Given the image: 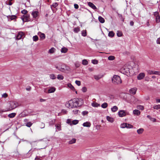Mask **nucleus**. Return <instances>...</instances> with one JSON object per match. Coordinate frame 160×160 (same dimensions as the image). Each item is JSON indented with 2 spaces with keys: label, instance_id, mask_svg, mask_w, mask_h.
<instances>
[{
  "label": "nucleus",
  "instance_id": "nucleus-55",
  "mask_svg": "<svg viewBox=\"0 0 160 160\" xmlns=\"http://www.w3.org/2000/svg\"><path fill=\"white\" fill-rule=\"evenodd\" d=\"M154 71L149 70L148 71V73L150 74H153Z\"/></svg>",
  "mask_w": 160,
  "mask_h": 160
},
{
  "label": "nucleus",
  "instance_id": "nucleus-44",
  "mask_svg": "<svg viewBox=\"0 0 160 160\" xmlns=\"http://www.w3.org/2000/svg\"><path fill=\"white\" fill-rule=\"evenodd\" d=\"M108 59L109 60H113L115 59L114 56H111L108 57Z\"/></svg>",
  "mask_w": 160,
  "mask_h": 160
},
{
  "label": "nucleus",
  "instance_id": "nucleus-43",
  "mask_svg": "<svg viewBox=\"0 0 160 160\" xmlns=\"http://www.w3.org/2000/svg\"><path fill=\"white\" fill-rule=\"evenodd\" d=\"M88 113V112L86 111H83L82 112V115L83 116L87 115Z\"/></svg>",
  "mask_w": 160,
  "mask_h": 160
},
{
  "label": "nucleus",
  "instance_id": "nucleus-11",
  "mask_svg": "<svg viewBox=\"0 0 160 160\" xmlns=\"http://www.w3.org/2000/svg\"><path fill=\"white\" fill-rule=\"evenodd\" d=\"M88 5L90 7L94 10H95L97 9V7L95 6V5L91 2H88Z\"/></svg>",
  "mask_w": 160,
  "mask_h": 160
},
{
  "label": "nucleus",
  "instance_id": "nucleus-3",
  "mask_svg": "<svg viewBox=\"0 0 160 160\" xmlns=\"http://www.w3.org/2000/svg\"><path fill=\"white\" fill-rule=\"evenodd\" d=\"M112 83L114 84H118L122 83V81L120 77L116 75H114L112 78Z\"/></svg>",
  "mask_w": 160,
  "mask_h": 160
},
{
  "label": "nucleus",
  "instance_id": "nucleus-21",
  "mask_svg": "<svg viewBox=\"0 0 160 160\" xmlns=\"http://www.w3.org/2000/svg\"><path fill=\"white\" fill-rule=\"evenodd\" d=\"M68 51V49L65 47H63L62 48L61 51L62 53H65Z\"/></svg>",
  "mask_w": 160,
  "mask_h": 160
},
{
  "label": "nucleus",
  "instance_id": "nucleus-61",
  "mask_svg": "<svg viewBox=\"0 0 160 160\" xmlns=\"http://www.w3.org/2000/svg\"><path fill=\"white\" fill-rule=\"evenodd\" d=\"M35 160H42V159L40 158L37 156L35 158Z\"/></svg>",
  "mask_w": 160,
  "mask_h": 160
},
{
  "label": "nucleus",
  "instance_id": "nucleus-41",
  "mask_svg": "<svg viewBox=\"0 0 160 160\" xmlns=\"http://www.w3.org/2000/svg\"><path fill=\"white\" fill-rule=\"evenodd\" d=\"M39 125L40 127V128H44L45 126V124L43 122L40 123Z\"/></svg>",
  "mask_w": 160,
  "mask_h": 160
},
{
  "label": "nucleus",
  "instance_id": "nucleus-16",
  "mask_svg": "<svg viewBox=\"0 0 160 160\" xmlns=\"http://www.w3.org/2000/svg\"><path fill=\"white\" fill-rule=\"evenodd\" d=\"M91 105L94 107H98L100 106V104L96 102H93L91 104Z\"/></svg>",
  "mask_w": 160,
  "mask_h": 160
},
{
  "label": "nucleus",
  "instance_id": "nucleus-37",
  "mask_svg": "<svg viewBox=\"0 0 160 160\" xmlns=\"http://www.w3.org/2000/svg\"><path fill=\"white\" fill-rule=\"evenodd\" d=\"M137 108L138 109L143 110L144 109V107L143 106L139 105L137 106Z\"/></svg>",
  "mask_w": 160,
  "mask_h": 160
},
{
  "label": "nucleus",
  "instance_id": "nucleus-35",
  "mask_svg": "<svg viewBox=\"0 0 160 160\" xmlns=\"http://www.w3.org/2000/svg\"><path fill=\"white\" fill-rule=\"evenodd\" d=\"M32 123L30 122H27V123L26 124V125L28 127H30L32 125Z\"/></svg>",
  "mask_w": 160,
  "mask_h": 160
},
{
  "label": "nucleus",
  "instance_id": "nucleus-17",
  "mask_svg": "<svg viewBox=\"0 0 160 160\" xmlns=\"http://www.w3.org/2000/svg\"><path fill=\"white\" fill-rule=\"evenodd\" d=\"M55 50L56 49L52 47L49 50L48 52L50 54H52L53 53L55 52Z\"/></svg>",
  "mask_w": 160,
  "mask_h": 160
},
{
  "label": "nucleus",
  "instance_id": "nucleus-23",
  "mask_svg": "<svg viewBox=\"0 0 160 160\" xmlns=\"http://www.w3.org/2000/svg\"><path fill=\"white\" fill-rule=\"evenodd\" d=\"M39 36L42 40H43L45 38V35L43 33H41L39 35Z\"/></svg>",
  "mask_w": 160,
  "mask_h": 160
},
{
  "label": "nucleus",
  "instance_id": "nucleus-6",
  "mask_svg": "<svg viewBox=\"0 0 160 160\" xmlns=\"http://www.w3.org/2000/svg\"><path fill=\"white\" fill-rule=\"evenodd\" d=\"M24 35V33L21 32H18V35L17 36L16 38L18 40L21 39L22 37Z\"/></svg>",
  "mask_w": 160,
  "mask_h": 160
},
{
  "label": "nucleus",
  "instance_id": "nucleus-48",
  "mask_svg": "<svg viewBox=\"0 0 160 160\" xmlns=\"http://www.w3.org/2000/svg\"><path fill=\"white\" fill-rule=\"evenodd\" d=\"M28 12V11L25 9H24L21 11V12L22 14H24V15L27 13Z\"/></svg>",
  "mask_w": 160,
  "mask_h": 160
},
{
  "label": "nucleus",
  "instance_id": "nucleus-20",
  "mask_svg": "<svg viewBox=\"0 0 160 160\" xmlns=\"http://www.w3.org/2000/svg\"><path fill=\"white\" fill-rule=\"evenodd\" d=\"M144 129L142 128H140L137 130V132L139 134H142L144 131Z\"/></svg>",
  "mask_w": 160,
  "mask_h": 160
},
{
  "label": "nucleus",
  "instance_id": "nucleus-47",
  "mask_svg": "<svg viewBox=\"0 0 160 160\" xmlns=\"http://www.w3.org/2000/svg\"><path fill=\"white\" fill-rule=\"evenodd\" d=\"M127 126L126 127V128H131L133 127V126L130 124L127 123Z\"/></svg>",
  "mask_w": 160,
  "mask_h": 160
},
{
  "label": "nucleus",
  "instance_id": "nucleus-60",
  "mask_svg": "<svg viewBox=\"0 0 160 160\" xmlns=\"http://www.w3.org/2000/svg\"><path fill=\"white\" fill-rule=\"evenodd\" d=\"M46 99H43L42 98H40V101L41 102H45L46 101Z\"/></svg>",
  "mask_w": 160,
  "mask_h": 160
},
{
  "label": "nucleus",
  "instance_id": "nucleus-5",
  "mask_svg": "<svg viewBox=\"0 0 160 160\" xmlns=\"http://www.w3.org/2000/svg\"><path fill=\"white\" fill-rule=\"evenodd\" d=\"M118 114L120 117H123L126 116V112L124 110H121L118 112Z\"/></svg>",
  "mask_w": 160,
  "mask_h": 160
},
{
  "label": "nucleus",
  "instance_id": "nucleus-52",
  "mask_svg": "<svg viewBox=\"0 0 160 160\" xmlns=\"http://www.w3.org/2000/svg\"><path fill=\"white\" fill-rule=\"evenodd\" d=\"M75 83L77 85H78V86H79L81 85V82L79 81H76Z\"/></svg>",
  "mask_w": 160,
  "mask_h": 160
},
{
  "label": "nucleus",
  "instance_id": "nucleus-53",
  "mask_svg": "<svg viewBox=\"0 0 160 160\" xmlns=\"http://www.w3.org/2000/svg\"><path fill=\"white\" fill-rule=\"evenodd\" d=\"M87 91V89L86 87H83L82 88V91L83 92H86Z\"/></svg>",
  "mask_w": 160,
  "mask_h": 160
},
{
  "label": "nucleus",
  "instance_id": "nucleus-34",
  "mask_svg": "<svg viewBox=\"0 0 160 160\" xmlns=\"http://www.w3.org/2000/svg\"><path fill=\"white\" fill-rule=\"evenodd\" d=\"M156 21L157 23H158L160 22V17L159 16L156 17Z\"/></svg>",
  "mask_w": 160,
  "mask_h": 160
},
{
  "label": "nucleus",
  "instance_id": "nucleus-39",
  "mask_svg": "<svg viewBox=\"0 0 160 160\" xmlns=\"http://www.w3.org/2000/svg\"><path fill=\"white\" fill-rule=\"evenodd\" d=\"M127 125L126 123H123L121 124L120 125V127L122 128H124L127 127Z\"/></svg>",
  "mask_w": 160,
  "mask_h": 160
},
{
  "label": "nucleus",
  "instance_id": "nucleus-13",
  "mask_svg": "<svg viewBox=\"0 0 160 160\" xmlns=\"http://www.w3.org/2000/svg\"><path fill=\"white\" fill-rule=\"evenodd\" d=\"M107 119L108 121L110 122H112L114 121V119L113 118L109 116H107Z\"/></svg>",
  "mask_w": 160,
  "mask_h": 160
},
{
  "label": "nucleus",
  "instance_id": "nucleus-46",
  "mask_svg": "<svg viewBox=\"0 0 160 160\" xmlns=\"http://www.w3.org/2000/svg\"><path fill=\"white\" fill-rule=\"evenodd\" d=\"M98 61L96 60H92V62L94 64H97L98 63Z\"/></svg>",
  "mask_w": 160,
  "mask_h": 160
},
{
  "label": "nucleus",
  "instance_id": "nucleus-25",
  "mask_svg": "<svg viewBox=\"0 0 160 160\" xmlns=\"http://www.w3.org/2000/svg\"><path fill=\"white\" fill-rule=\"evenodd\" d=\"M114 36V33L113 31L109 32L108 34V36L109 37H112Z\"/></svg>",
  "mask_w": 160,
  "mask_h": 160
},
{
  "label": "nucleus",
  "instance_id": "nucleus-40",
  "mask_svg": "<svg viewBox=\"0 0 160 160\" xmlns=\"http://www.w3.org/2000/svg\"><path fill=\"white\" fill-rule=\"evenodd\" d=\"M68 86L72 90H73L75 89L74 87L71 83L68 84Z\"/></svg>",
  "mask_w": 160,
  "mask_h": 160
},
{
  "label": "nucleus",
  "instance_id": "nucleus-9",
  "mask_svg": "<svg viewBox=\"0 0 160 160\" xmlns=\"http://www.w3.org/2000/svg\"><path fill=\"white\" fill-rule=\"evenodd\" d=\"M56 90V88L53 87H51L48 89V93H51L54 92Z\"/></svg>",
  "mask_w": 160,
  "mask_h": 160
},
{
  "label": "nucleus",
  "instance_id": "nucleus-36",
  "mask_svg": "<svg viewBox=\"0 0 160 160\" xmlns=\"http://www.w3.org/2000/svg\"><path fill=\"white\" fill-rule=\"evenodd\" d=\"M78 121L77 120H74L72 122V124L73 125H76L78 123Z\"/></svg>",
  "mask_w": 160,
  "mask_h": 160
},
{
  "label": "nucleus",
  "instance_id": "nucleus-45",
  "mask_svg": "<svg viewBox=\"0 0 160 160\" xmlns=\"http://www.w3.org/2000/svg\"><path fill=\"white\" fill-rule=\"evenodd\" d=\"M17 18V17L15 15H12L10 16V18L11 20H14Z\"/></svg>",
  "mask_w": 160,
  "mask_h": 160
},
{
  "label": "nucleus",
  "instance_id": "nucleus-32",
  "mask_svg": "<svg viewBox=\"0 0 160 160\" xmlns=\"http://www.w3.org/2000/svg\"><path fill=\"white\" fill-rule=\"evenodd\" d=\"M88 64V61L86 59H84L82 61V64L84 65H86Z\"/></svg>",
  "mask_w": 160,
  "mask_h": 160
},
{
  "label": "nucleus",
  "instance_id": "nucleus-15",
  "mask_svg": "<svg viewBox=\"0 0 160 160\" xmlns=\"http://www.w3.org/2000/svg\"><path fill=\"white\" fill-rule=\"evenodd\" d=\"M76 140L75 138H73L71 140H70L68 142V143L70 144L74 143L76 142Z\"/></svg>",
  "mask_w": 160,
  "mask_h": 160
},
{
  "label": "nucleus",
  "instance_id": "nucleus-10",
  "mask_svg": "<svg viewBox=\"0 0 160 160\" xmlns=\"http://www.w3.org/2000/svg\"><path fill=\"white\" fill-rule=\"evenodd\" d=\"M145 76V74L143 73H140L138 76L137 78L138 80H141Z\"/></svg>",
  "mask_w": 160,
  "mask_h": 160
},
{
  "label": "nucleus",
  "instance_id": "nucleus-26",
  "mask_svg": "<svg viewBox=\"0 0 160 160\" xmlns=\"http://www.w3.org/2000/svg\"><path fill=\"white\" fill-rule=\"evenodd\" d=\"M16 115V113H11L9 114H8V116L9 118H13Z\"/></svg>",
  "mask_w": 160,
  "mask_h": 160
},
{
  "label": "nucleus",
  "instance_id": "nucleus-14",
  "mask_svg": "<svg viewBox=\"0 0 160 160\" xmlns=\"http://www.w3.org/2000/svg\"><path fill=\"white\" fill-rule=\"evenodd\" d=\"M118 108L117 106H114L111 108V110L112 112H115L118 110Z\"/></svg>",
  "mask_w": 160,
  "mask_h": 160
},
{
  "label": "nucleus",
  "instance_id": "nucleus-54",
  "mask_svg": "<svg viewBox=\"0 0 160 160\" xmlns=\"http://www.w3.org/2000/svg\"><path fill=\"white\" fill-rule=\"evenodd\" d=\"M153 74L160 75V72L159 71H154Z\"/></svg>",
  "mask_w": 160,
  "mask_h": 160
},
{
  "label": "nucleus",
  "instance_id": "nucleus-30",
  "mask_svg": "<svg viewBox=\"0 0 160 160\" xmlns=\"http://www.w3.org/2000/svg\"><path fill=\"white\" fill-rule=\"evenodd\" d=\"M57 78L58 79L60 80H63V79L64 78L63 76L62 75L60 74L58 75Z\"/></svg>",
  "mask_w": 160,
  "mask_h": 160
},
{
  "label": "nucleus",
  "instance_id": "nucleus-2",
  "mask_svg": "<svg viewBox=\"0 0 160 160\" xmlns=\"http://www.w3.org/2000/svg\"><path fill=\"white\" fill-rule=\"evenodd\" d=\"M18 105L19 104L17 102L14 101H11L8 103V105L7 108V111L12 110L16 108Z\"/></svg>",
  "mask_w": 160,
  "mask_h": 160
},
{
  "label": "nucleus",
  "instance_id": "nucleus-18",
  "mask_svg": "<svg viewBox=\"0 0 160 160\" xmlns=\"http://www.w3.org/2000/svg\"><path fill=\"white\" fill-rule=\"evenodd\" d=\"M133 113L135 115H139L140 113V112L139 110L137 109H135L133 110Z\"/></svg>",
  "mask_w": 160,
  "mask_h": 160
},
{
  "label": "nucleus",
  "instance_id": "nucleus-49",
  "mask_svg": "<svg viewBox=\"0 0 160 160\" xmlns=\"http://www.w3.org/2000/svg\"><path fill=\"white\" fill-rule=\"evenodd\" d=\"M79 112V110L78 109H75L72 111V112L74 114H77Z\"/></svg>",
  "mask_w": 160,
  "mask_h": 160
},
{
  "label": "nucleus",
  "instance_id": "nucleus-59",
  "mask_svg": "<svg viewBox=\"0 0 160 160\" xmlns=\"http://www.w3.org/2000/svg\"><path fill=\"white\" fill-rule=\"evenodd\" d=\"M74 7L75 9H78V8L79 6L78 5L75 4H74Z\"/></svg>",
  "mask_w": 160,
  "mask_h": 160
},
{
  "label": "nucleus",
  "instance_id": "nucleus-27",
  "mask_svg": "<svg viewBox=\"0 0 160 160\" xmlns=\"http://www.w3.org/2000/svg\"><path fill=\"white\" fill-rule=\"evenodd\" d=\"M108 106V104L106 102H104L101 105V107L103 108H106Z\"/></svg>",
  "mask_w": 160,
  "mask_h": 160
},
{
  "label": "nucleus",
  "instance_id": "nucleus-12",
  "mask_svg": "<svg viewBox=\"0 0 160 160\" xmlns=\"http://www.w3.org/2000/svg\"><path fill=\"white\" fill-rule=\"evenodd\" d=\"M82 125L85 127H90L91 126V124L90 122H87L83 123Z\"/></svg>",
  "mask_w": 160,
  "mask_h": 160
},
{
  "label": "nucleus",
  "instance_id": "nucleus-33",
  "mask_svg": "<svg viewBox=\"0 0 160 160\" xmlns=\"http://www.w3.org/2000/svg\"><path fill=\"white\" fill-rule=\"evenodd\" d=\"M32 38L33 41L35 42L37 41L38 39V37L37 35H35L33 36Z\"/></svg>",
  "mask_w": 160,
  "mask_h": 160
},
{
  "label": "nucleus",
  "instance_id": "nucleus-19",
  "mask_svg": "<svg viewBox=\"0 0 160 160\" xmlns=\"http://www.w3.org/2000/svg\"><path fill=\"white\" fill-rule=\"evenodd\" d=\"M56 120L55 119H53L50 121L49 122V125L52 126L55 123Z\"/></svg>",
  "mask_w": 160,
  "mask_h": 160
},
{
  "label": "nucleus",
  "instance_id": "nucleus-28",
  "mask_svg": "<svg viewBox=\"0 0 160 160\" xmlns=\"http://www.w3.org/2000/svg\"><path fill=\"white\" fill-rule=\"evenodd\" d=\"M82 35L83 37H86L87 36V32L86 30H83L81 32Z\"/></svg>",
  "mask_w": 160,
  "mask_h": 160
},
{
  "label": "nucleus",
  "instance_id": "nucleus-1",
  "mask_svg": "<svg viewBox=\"0 0 160 160\" xmlns=\"http://www.w3.org/2000/svg\"><path fill=\"white\" fill-rule=\"evenodd\" d=\"M81 99L74 98L66 102V106L69 108H73L80 106L82 104Z\"/></svg>",
  "mask_w": 160,
  "mask_h": 160
},
{
  "label": "nucleus",
  "instance_id": "nucleus-58",
  "mask_svg": "<svg viewBox=\"0 0 160 160\" xmlns=\"http://www.w3.org/2000/svg\"><path fill=\"white\" fill-rule=\"evenodd\" d=\"M94 77L95 79L97 80H98L100 78L98 76L96 75L94 76Z\"/></svg>",
  "mask_w": 160,
  "mask_h": 160
},
{
  "label": "nucleus",
  "instance_id": "nucleus-63",
  "mask_svg": "<svg viewBox=\"0 0 160 160\" xmlns=\"http://www.w3.org/2000/svg\"><path fill=\"white\" fill-rule=\"evenodd\" d=\"M58 5V4L57 3L53 4L52 5V6L55 8Z\"/></svg>",
  "mask_w": 160,
  "mask_h": 160
},
{
  "label": "nucleus",
  "instance_id": "nucleus-7",
  "mask_svg": "<svg viewBox=\"0 0 160 160\" xmlns=\"http://www.w3.org/2000/svg\"><path fill=\"white\" fill-rule=\"evenodd\" d=\"M38 11H34L32 12V15L34 18H36L38 15Z\"/></svg>",
  "mask_w": 160,
  "mask_h": 160
},
{
  "label": "nucleus",
  "instance_id": "nucleus-57",
  "mask_svg": "<svg viewBox=\"0 0 160 160\" xmlns=\"http://www.w3.org/2000/svg\"><path fill=\"white\" fill-rule=\"evenodd\" d=\"M154 15L155 16L157 17V16H159L158 14V13L157 12H154Z\"/></svg>",
  "mask_w": 160,
  "mask_h": 160
},
{
  "label": "nucleus",
  "instance_id": "nucleus-4",
  "mask_svg": "<svg viewBox=\"0 0 160 160\" xmlns=\"http://www.w3.org/2000/svg\"><path fill=\"white\" fill-rule=\"evenodd\" d=\"M55 68L58 70L62 72L64 71L65 70H68L67 68L65 65L61 63H59L56 65Z\"/></svg>",
  "mask_w": 160,
  "mask_h": 160
},
{
  "label": "nucleus",
  "instance_id": "nucleus-24",
  "mask_svg": "<svg viewBox=\"0 0 160 160\" xmlns=\"http://www.w3.org/2000/svg\"><path fill=\"white\" fill-rule=\"evenodd\" d=\"M23 17L25 19H26V21H28V19H29V15L27 14V13L26 14L24 15H23Z\"/></svg>",
  "mask_w": 160,
  "mask_h": 160
},
{
  "label": "nucleus",
  "instance_id": "nucleus-31",
  "mask_svg": "<svg viewBox=\"0 0 160 160\" xmlns=\"http://www.w3.org/2000/svg\"><path fill=\"white\" fill-rule=\"evenodd\" d=\"M117 35L118 37H120L122 36V32L118 31L117 33Z\"/></svg>",
  "mask_w": 160,
  "mask_h": 160
},
{
  "label": "nucleus",
  "instance_id": "nucleus-38",
  "mask_svg": "<svg viewBox=\"0 0 160 160\" xmlns=\"http://www.w3.org/2000/svg\"><path fill=\"white\" fill-rule=\"evenodd\" d=\"M153 108L154 109L158 110L160 109V105H154L153 106Z\"/></svg>",
  "mask_w": 160,
  "mask_h": 160
},
{
  "label": "nucleus",
  "instance_id": "nucleus-8",
  "mask_svg": "<svg viewBox=\"0 0 160 160\" xmlns=\"http://www.w3.org/2000/svg\"><path fill=\"white\" fill-rule=\"evenodd\" d=\"M137 90V88H133L130 89L129 92L131 94H135L136 93Z\"/></svg>",
  "mask_w": 160,
  "mask_h": 160
},
{
  "label": "nucleus",
  "instance_id": "nucleus-56",
  "mask_svg": "<svg viewBox=\"0 0 160 160\" xmlns=\"http://www.w3.org/2000/svg\"><path fill=\"white\" fill-rule=\"evenodd\" d=\"M2 97L5 98H7L8 97V95L7 93H4L2 95Z\"/></svg>",
  "mask_w": 160,
  "mask_h": 160
},
{
  "label": "nucleus",
  "instance_id": "nucleus-42",
  "mask_svg": "<svg viewBox=\"0 0 160 160\" xmlns=\"http://www.w3.org/2000/svg\"><path fill=\"white\" fill-rule=\"evenodd\" d=\"M50 77L52 79H54L56 78V77L54 74H51L50 75Z\"/></svg>",
  "mask_w": 160,
  "mask_h": 160
},
{
  "label": "nucleus",
  "instance_id": "nucleus-64",
  "mask_svg": "<svg viewBox=\"0 0 160 160\" xmlns=\"http://www.w3.org/2000/svg\"><path fill=\"white\" fill-rule=\"evenodd\" d=\"M67 111L66 110L63 109L62 110V112L64 113V114L66 113Z\"/></svg>",
  "mask_w": 160,
  "mask_h": 160
},
{
  "label": "nucleus",
  "instance_id": "nucleus-62",
  "mask_svg": "<svg viewBox=\"0 0 160 160\" xmlns=\"http://www.w3.org/2000/svg\"><path fill=\"white\" fill-rule=\"evenodd\" d=\"M134 22L132 21H130V25L131 26H133L134 25Z\"/></svg>",
  "mask_w": 160,
  "mask_h": 160
},
{
  "label": "nucleus",
  "instance_id": "nucleus-50",
  "mask_svg": "<svg viewBox=\"0 0 160 160\" xmlns=\"http://www.w3.org/2000/svg\"><path fill=\"white\" fill-rule=\"evenodd\" d=\"M55 126L57 128V129L59 130L60 131L61 130L60 129V126L59 124H56L55 125Z\"/></svg>",
  "mask_w": 160,
  "mask_h": 160
},
{
  "label": "nucleus",
  "instance_id": "nucleus-22",
  "mask_svg": "<svg viewBox=\"0 0 160 160\" xmlns=\"http://www.w3.org/2000/svg\"><path fill=\"white\" fill-rule=\"evenodd\" d=\"M98 19L99 21L101 23H103L105 22L104 19L101 16H99Z\"/></svg>",
  "mask_w": 160,
  "mask_h": 160
},
{
  "label": "nucleus",
  "instance_id": "nucleus-51",
  "mask_svg": "<svg viewBox=\"0 0 160 160\" xmlns=\"http://www.w3.org/2000/svg\"><path fill=\"white\" fill-rule=\"evenodd\" d=\"M71 121L70 119H68L67 120V123L68 124H69L70 125H72V123H71Z\"/></svg>",
  "mask_w": 160,
  "mask_h": 160
},
{
  "label": "nucleus",
  "instance_id": "nucleus-29",
  "mask_svg": "<svg viewBox=\"0 0 160 160\" xmlns=\"http://www.w3.org/2000/svg\"><path fill=\"white\" fill-rule=\"evenodd\" d=\"M80 31V28L78 27L75 28L73 29V31L75 33H78Z\"/></svg>",
  "mask_w": 160,
  "mask_h": 160
}]
</instances>
